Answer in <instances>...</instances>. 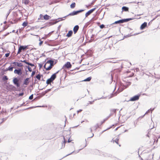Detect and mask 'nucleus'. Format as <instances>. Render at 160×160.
<instances>
[{
  "instance_id": "f704fd0d",
  "label": "nucleus",
  "mask_w": 160,
  "mask_h": 160,
  "mask_svg": "<svg viewBox=\"0 0 160 160\" xmlns=\"http://www.w3.org/2000/svg\"><path fill=\"white\" fill-rule=\"evenodd\" d=\"M100 126V125L99 124H96L95 126V127L96 128V129H97V128H99V127Z\"/></svg>"
},
{
  "instance_id": "09e8293b",
  "label": "nucleus",
  "mask_w": 160,
  "mask_h": 160,
  "mask_svg": "<svg viewBox=\"0 0 160 160\" xmlns=\"http://www.w3.org/2000/svg\"><path fill=\"white\" fill-rule=\"evenodd\" d=\"M118 128H116L115 129V130H117L118 129Z\"/></svg>"
},
{
  "instance_id": "e433bc0d",
  "label": "nucleus",
  "mask_w": 160,
  "mask_h": 160,
  "mask_svg": "<svg viewBox=\"0 0 160 160\" xmlns=\"http://www.w3.org/2000/svg\"><path fill=\"white\" fill-rule=\"evenodd\" d=\"M28 65H30L31 66H34V64H32L31 63H30L29 62H28Z\"/></svg>"
},
{
  "instance_id": "2f4dec72",
  "label": "nucleus",
  "mask_w": 160,
  "mask_h": 160,
  "mask_svg": "<svg viewBox=\"0 0 160 160\" xmlns=\"http://www.w3.org/2000/svg\"><path fill=\"white\" fill-rule=\"evenodd\" d=\"M21 50H22L19 47V48L18 50L17 54H19L21 52Z\"/></svg>"
},
{
  "instance_id": "2eb2a0df",
  "label": "nucleus",
  "mask_w": 160,
  "mask_h": 160,
  "mask_svg": "<svg viewBox=\"0 0 160 160\" xmlns=\"http://www.w3.org/2000/svg\"><path fill=\"white\" fill-rule=\"evenodd\" d=\"M43 19L45 20H48L50 18V16L47 14L43 16Z\"/></svg>"
},
{
  "instance_id": "cd10ccee",
  "label": "nucleus",
  "mask_w": 160,
  "mask_h": 160,
  "mask_svg": "<svg viewBox=\"0 0 160 160\" xmlns=\"http://www.w3.org/2000/svg\"><path fill=\"white\" fill-rule=\"evenodd\" d=\"M154 110V109H153L152 110H151V109L148 110L145 113V114H147L150 111H151V112Z\"/></svg>"
},
{
  "instance_id": "ea45409f",
  "label": "nucleus",
  "mask_w": 160,
  "mask_h": 160,
  "mask_svg": "<svg viewBox=\"0 0 160 160\" xmlns=\"http://www.w3.org/2000/svg\"><path fill=\"white\" fill-rule=\"evenodd\" d=\"M35 73V71H33L32 72V74H31V76L32 77Z\"/></svg>"
},
{
  "instance_id": "412c9836",
  "label": "nucleus",
  "mask_w": 160,
  "mask_h": 160,
  "mask_svg": "<svg viewBox=\"0 0 160 160\" xmlns=\"http://www.w3.org/2000/svg\"><path fill=\"white\" fill-rule=\"evenodd\" d=\"M75 7V3L73 2L70 5V7L72 8H73Z\"/></svg>"
},
{
  "instance_id": "0eeeda50",
  "label": "nucleus",
  "mask_w": 160,
  "mask_h": 160,
  "mask_svg": "<svg viewBox=\"0 0 160 160\" xmlns=\"http://www.w3.org/2000/svg\"><path fill=\"white\" fill-rule=\"evenodd\" d=\"M14 73L15 74H17L19 75H21L22 73V70L20 69H15L14 71Z\"/></svg>"
},
{
  "instance_id": "f8f14e48",
  "label": "nucleus",
  "mask_w": 160,
  "mask_h": 160,
  "mask_svg": "<svg viewBox=\"0 0 160 160\" xmlns=\"http://www.w3.org/2000/svg\"><path fill=\"white\" fill-rule=\"evenodd\" d=\"M29 78H26L24 81L23 84L25 85H28L29 83Z\"/></svg>"
},
{
  "instance_id": "b1692460",
  "label": "nucleus",
  "mask_w": 160,
  "mask_h": 160,
  "mask_svg": "<svg viewBox=\"0 0 160 160\" xmlns=\"http://www.w3.org/2000/svg\"><path fill=\"white\" fill-rule=\"evenodd\" d=\"M28 22H24L22 24V25L24 27H25L27 25H28Z\"/></svg>"
},
{
  "instance_id": "37998d69",
  "label": "nucleus",
  "mask_w": 160,
  "mask_h": 160,
  "mask_svg": "<svg viewBox=\"0 0 160 160\" xmlns=\"http://www.w3.org/2000/svg\"><path fill=\"white\" fill-rule=\"evenodd\" d=\"M43 42L42 41H40V42L39 43V45H41L42 44V43Z\"/></svg>"
},
{
  "instance_id": "79ce46f5",
  "label": "nucleus",
  "mask_w": 160,
  "mask_h": 160,
  "mask_svg": "<svg viewBox=\"0 0 160 160\" xmlns=\"http://www.w3.org/2000/svg\"><path fill=\"white\" fill-rule=\"evenodd\" d=\"M111 111L112 112H114V113H115L116 112V109H112V110H111Z\"/></svg>"
},
{
  "instance_id": "de8ad7c7",
  "label": "nucleus",
  "mask_w": 160,
  "mask_h": 160,
  "mask_svg": "<svg viewBox=\"0 0 160 160\" xmlns=\"http://www.w3.org/2000/svg\"><path fill=\"white\" fill-rule=\"evenodd\" d=\"M154 142H155V141L156 139H154Z\"/></svg>"
},
{
  "instance_id": "9d476101",
  "label": "nucleus",
  "mask_w": 160,
  "mask_h": 160,
  "mask_svg": "<svg viewBox=\"0 0 160 160\" xmlns=\"http://www.w3.org/2000/svg\"><path fill=\"white\" fill-rule=\"evenodd\" d=\"M13 64L19 67H21L23 66L22 63L18 62H14Z\"/></svg>"
},
{
  "instance_id": "72a5a7b5",
  "label": "nucleus",
  "mask_w": 160,
  "mask_h": 160,
  "mask_svg": "<svg viewBox=\"0 0 160 160\" xmlns=\"http://www.w3.org/2000/svg\"><path fill=\"white\" fill-rule=\"evenodd\" d=\"M72 140V139L70 138H69L68 139V142H71Z\"/></svg>"
},
{
  "instance_id": "f3484780",
  "label": "nucleus",
  "mask_w": 160,
  "mask_h": 160,
  "mask_svg": "<svg viewBox=\"0 0 160 160\" xmlns=\"http://www.w3.org/2000/svg\"><path fill=\"white\" fill-rule=\"evenodd\" d=\"M131 84V83L130 82H128L127 83V84L126 85H124L123 87V89H124L126 88L128 86H129Z\"/></svg>"
},
{
  "instance_id": "4c0bfd02",
  "label": "nucleus",
  "mask_w": 160,
  "mask_h": 160,
  "mask_svg": "<svg viewBox=\"0 0 160 160\" xmlns=\"http://www.w3.org/2000/svg\"><path fill=\"white\" fill-rule=\"evenodd\" d=\"M22 62H24L26 64H28V62H27L26 60H24L23 61H21Z\"/></svg>"
},
{
  "instance_id": "58836bf2",
  "label": "nucleus",
  "mask_w": 160,
  "mask_h": 160,
  "mask_svg": "<svg viewBox=\"0 0 160 160\" xmlns=\"http://www.w3.org/2000/svg\"><path fill=\"white\" fill-rule=\"evenodd\" d=\"M9 53H7L6 54H5V57H8L9 56Z\"/></svg>"
},
{
  "instance_id": "473e14b6",
  "label": "nucleus",
  "mask_w": 160,
  "mask_h": 160,
  "mask_svg": "<svg viewBox=\"0 0 160 160\" xmlns=\"http://www.w3.org/2000/svg\"><path fill=\"white\" fill-rule=\"evenodd\" d=\"M33 98V95L32 94L29 97V99L30 100L32 99Z\"/></svg>"
},
{
  "instance_id": "ddd939ff",
  "label": "nucleus",
  "mask_w": 160,
  "mask_h": 160,
  "mask_svg": "<svg viewBox=\"0 0 160 160\" xmlns=\"http://www.w3.org/2000/svg\"><path fill=\"white\" fill-rule=\"evenodd\" d=\"M79 29V26L78 25L75 26L73 28V31L75 33L77 32Z\"/></svg>"
},
{
  "instance_id": "a18cd8bd",
  "label": "nucleus",
  "mask_w": 160,
  "mask_h": 160,
  "mask_svg": "<svg viewBox=\"0 0 160 160\" xmlns=\"http://www.w3.org/2000/svg\"><path fill=\"white\" fill-rule=\"evenodd\" d=\"M82 111V110H80L79 111H78V113L79 112H81Z\"/></svg>"
},
{
  "instance_id": "f257e3e1",
  "label": "nucleus",
  "mask_w": 160,
  "mask_h": 160,
  "mask_svg": "<svg viewBox=\"0 0 160 160\" xmlns=\"http://www.w3.org/2000/svg\"><path fill=\"white\" fill-rule=\"evenodd\" d=\"M53 62L51 60L48 61L44 65V67L46 70H49L52 68L53 66Z\"/></svg>"
},
{
  "instance_id": "c9c22d12",
  "label": "nucleus",
  "mask_w": 160,
  "mask_h": 160,
  "mask_svg": "<svg viewBox=\"0 0 160 160\" xmlns=\"http://www.w3.org/2000/svg\"><path fill=\"white\" fill-rule=\"evenodd\" d=\"M104 27V25L103 24H102L100 26L101 28H103Z\"/></svg>"
},
{
  "instance_id": "20e7f679",
  "label": "nucleus",
  "mask_w": 160,
  "mask_h": 160,
  "mask_svg": "<svg viewBox=\"0 0 160 160\" xmlns=\"http://www.w3.org/2000/svg\"><path fill=\"white\" fill-rule=\"evenodd\" d=\"M84 11L83 10H81L78 11H74L72 12L69 13L67 16H73L74 15H76L78 14L80 12H81Z\"/></svg>"
},
{
  "instance_id": "7ed1b4c3",
  "label": "nucleus",
  "mask_w": 160,
  "mask_h": 160,
  "mask_svg": "<svg viewBox=\"0 0 160 160\" xmlns=\"http://www.w3.org/2000/svg\"><path fill=\"white\" fill-rule=\"evenodd\" d=\"M18 82V79L17 78H14L13 79V83L17 87H19L20 86V84Z\"/></svg>"
},
{
  "instance_id": "f03ea898",
  "label": "nucleus",
  "mask_w": 160,
  "mask_h": 160,
  "mask_svg": "<svg viewBox=\"0 0 160 160\" xmlns=\"http://www.w3.org/2000/svg\"><path fill=\"white\" fill-rule=\"evenodd\" d=\"M131 18H128V19H124L122 20H120L118 21L115 22L114 24H117L120 23H123L124 22H127L129 21L130 20H132Z\"/></svg>"
},
{
  "instance_id": "c756f323",
  "label": "nucleus",
  "mask_w": 160,
  "mask_h": 160,
  "mask_svg": "<svg viewBox=\"0 0 160 160\" xmlns=\"http://www.w3.org/2000/svg\"><path fill=\"white\" fill-rule=\"evenodd\" d=\"M27 68H28L29 72H31L32 71V69L30 67L28 66L27 67Z\"/></svg>"
},
{
  "instance_id": "a211bd4d",
  "label": "nucleus",
  "mask_w": 160,
  "mask_h": 160,
  "mask_svg": "<svg viewBox=\"0 0 160 160\" xmlns=\"http://www.w3.org/2000/svg\"><path fill=\"white\" fill-rule=\"evenodd\" d=\"M118 141H119V139L117 138L116 139H115V140H114V139H113L112 140V142L113 143H114V142H115L116 143H117V144H118Z\"/></svg>"
},
{
  "instance_id": "6e6552de",
  "label": "nucleus",
  "mask_w": 160,
  "mask_h": 160,
  "mask_svg": "<svg viewBox=\"0 0 160 160\" xmlns=\"http://www.w3.org/2000/svg\"><path fill=\"white\" fill-rule=\"evenodd\" d=\"M64 67L67 68H70L72 67V65L70 62H67L64 65Z\"/></svg>"
},
{
  "instance_id": "aec40b11",
  "label": "nucleus",
  "mask_w": 160,
  "mask_h": 160,
  "mask_svg": "<svg viewBox=\"0 0 160 160\" xmlns=\"http://www.w3.org/2000/svg\"><path fill=\"white\" fill-rule=\"evenodd\" d=\"M43 16L42 14H40L39 16V18H38V20H43Z\"/></svg>"
},
{
  "instance_id": "c85d7f7f",
  "label": "nucleus",
  "mask_w": 160,
  "mask_h": 160,
  "mask_svg": "<svg viewBox=\"0 0 160 160\" xmlns=\"http://www.w3.org/2000/svg\"><path fill=\"white\" fill-rule=\"evenodd\" d=\"M29 1L28 0H26L25 1L24 3L26 4H28L29 2Z\"/></svg>"
},
{
  "instance_id": "1a4fd4ad",
  "label": "nucleus",
  "mask_w": 160,
  "mask_h": 160,
  "mask_svg": "<svg viewBox=\"0 0 160 160\" xmlns=\"http://www.w3.org/2000/svg\"><path fill=\"white\" fill-rule=\"evenodd\" d=\"M58 71L56 73L53 74V75H52L51 78H51L52 80V81H53L56 77V74L58 73Z\"/></svg>"
},
{
  "instance_id": "c03bdc74",
  "label": "nucleus",
  "mask_w": 160,
  "mask_h": 160,
  "mask_svg": "<svg viewBox=\"0 0 160 160\" xmlns=\"http://www.w3.org/2000/svg\"><path fill=\"white\" fill-rule=\"evenodd\" d=\"M93 136V134L92 133V135L89 136L90 137H92Z\"/></svg>"
},
{
  "instance_id": "9b49d317",
  "label": "nucleus",
  "mask_w": 160,
  "mask_h": 160,
  "mask_svg": "<svg viewBox=\"0 0 160 160\" xmlns=\"http://www.w3.org/2000/svg\"><path fill=\"white\" fill-rule=\"evenodd\" d=\"M147 26V23L144 22L142 24L140 28L141 29H143L144 28Z\"/></svg>"
},
{
  "instance_id": "39448f33",
  "label": "nucleus",
  "mask_w": 160,
  "mask_h": 160,
  "mask_svg": "<svg viewBox=\"0 0 160 160\" xmlns=\"http://www.w3.org/2000/svg\"><path fill=\"white\" fill-rule=\"evenodd\" d=\"M140 95H138L134 96V97L131 98L129 101H135L139 99Z\"/></svg>"
},
{
  "instance_id": "6ab92c4d",
  "label": "nucleus",
  "mask_w": 160,
  "mask_h": 160,
  "mask_svg": "<svg viewBox=\"0 0 160 160\" xmlns=\"http://www.w3.org/2000/svg\"><path fill=\"white\" fill-rule=\"evenodd\" d=\"M122 9L125 11H128V7L123 6L122 7Z\"/></svg>"
},
{
  "instance_id": "a19ab883",
  "label": "nucleus",
  "mask_w": 160,
  "mask_h": 160,
  "mask_svg": "<svg viewBox=\"0 0 160 160\" xmlns=\"http://www.w3.org/2000/svg\"><path fill=\"white\" fill-rule=\"evenodd\" d=\"M23 94H24L23 92H22V93H19V96H23Z\"/></svg>"
},
{
  "instance_id": "5701e85b",
  "label": "nucleus",
  "mask_w": 160,
  "mask_h": 160,
  "mask_svg": "<svg viewBox=\"0 0 160 160\" xmlns=\"http://www.w3.org/2000/svg\"><path fill=\"white\" fill-rule=\"evenodd\" d=\"M91 79V77H89L85 79L84 81H89Z\"/></svg>"
},
{
  "instance_id": "393cba45",
  "label": "nucleus",
  "mask_w": 160,
  "mask_h": 160,
  "mask_svg": "<svg viewBox=\"0 0 160 160\" xmlns=\"http://www.w3.org/2000/svg\"><path fill=\"white\" fill-rule=\"evenodd\" d=\"M13 67H9L8 68V70L10 71H12L13 70Z\"/></svg>"
},
{
  "instance_id": "49530a36",
  "label": "nucleus",
  "mask_w": 160,
  "mask_h": 160,
  "mask_svg": "<svg viewBox=\"0 0 160 160\" xmlns=\"http://www.w3.org/2000/svg\"><path fill=\"white\" fill-rule=\"evenodd\" d=\"M158 141V139L157 138L156 142H157Z\"/></svg>"
},
{
  "instance_id": "8fccbe9b",
  "label": "nucleus",
  "mask_w": 160,
  "mask_h": 160,
  "mask_svg": "<svg viewBox=\"0 0 160 160\" xmlns=\"http://www.w3.org/2000/svg\"><path fill=\"white\" fill-rule=\"evenodd\" d=\"M147 136H148V137H149V135H148V134L147 135Z\"/></svg>"
},
{
  "instance_id": "a878e982",
  "label": "nucleus",
  "mask_w": 160,
  "mask_h": 160,
  "mask_svg": "<svg viewBox=\"0 0 160 160\" xmlns=\"http://www.w3.org/2000/svg\"><path fill=\"white\" fill-rule=\"evenodd\" d=\"M36 78L38 80H40L41 79V76L40 75L38 74L36 76Z\"/></svg>"
},
{
  "instance_id": "dca6fc26",
  "label": "nucleus",
  "mask_w": 160,
  "mask_h": 160,
  "mask_svg": "<svg viewBox=\"0 0 160 160\" xmlns=\"http://www.w3.org/2000/svg\"><path fill=\"white\" fill-rule=\"evenodd\" d=\"M53 81L52 80L51 78H50L48 79L46 82V83L48 84H50L51 82H52Z\"/></svg>"
},
{
  "instance_id": "4be33fe9",
  "label": "nucleus",
  "mask_w": 160,
  "mask_h": 160,
  "mask_svg": "<svg viewBox=\"0 0 160 160\" xmlns=\"http://www.w3.org/2000/svg\"><path fill=\"white\" fill-rule=\"evenodd\" d=\"M21 50H25L26 49L27 46H20V47Z\"/></svg>"
},
{
  "instance_id": "7c9ffc66",
  "label": "nucleus",
  "mask_w": 160,
  "mask_h": 160,
  "mask_svg": "<svg viewBox=\"0 0 160 160\" xmlns=\"http://www.w3.org/2000/svg\"><path fill=\"white\" fill-rule=\"evenodd\" d=\"M63 139H64V141L63 142V144L64 145V146L65 145V143L66 142L65 139V137H63Z\"/></svg>"
},
{
  "instance_id": "4468645a",
  "label": "nucleus",
  "mask_w": 160,
  "mask_h": 160,
  "mask_svg": "<svg viewBox=\"0 0 160 160\" xmlns=\"http://www.w3.org/2000/svg\"><path fill=\"white\" fill-rule=\"evenodd\" d=\"M72 33V31H70L68 32V33L67 34L66 36L68 37H70Z\"/></svg>"
},
{
  "instance_id": "423d86ee",
  "label": "nucleus",
  "mask_w": 160,
  "mask_h": 160,
  "mask_svg": "<svg viewBox=\"0 0 160 160\" xmlns=\"http://www.w3.org/2000/svg\"><path fill=\"white\" fill-rule=\"evenodd\" d=\"M96 8H94L91 9L90 10L88 11L85 14V17H87L88 16L90 15L91 13H92L95 9Z\"/></svg>"
},
{
  "instance_id": "bb28decb",
  "label": "nucleus",
  "mask_w": 160,
  "mask_h": 160,
  "mask_svg": "<svg viewBox=\"0 0 160 160\" xmlns=\"http://www.w3.org/2000/svg\"><path fill=\"white\" fill-rule=\"evenodd\" d=\"M3 79L4 80H7L8 79V78H7V76H4L3 78Z\"/></svg>"
}]
</instances>
